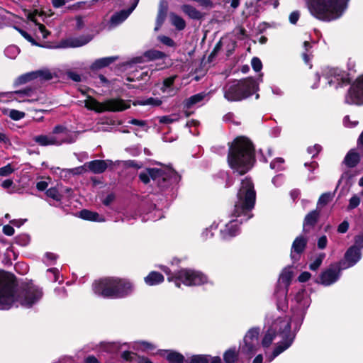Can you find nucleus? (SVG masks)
<instances>
[{"mask_svg": "<svg viewBox=\"0 0 363 363\" xmlns=\"http://www.w3.org/2000/svg\"><path fill=\"white\" fill-rule=\"evenodd\" d=\"M360 248L356 244L350 247L345 254V261L341 263L342 269L351 267L356 264L362 257Z\"/></svg>", "mask_w": 363, "mask_h": 363, "instance_id": "18", "label": "nucleus"}, {"mask_svg": "<svg viewBox=\"0 0 363 363\" xmlns=\"http://www.w3.org/2000/svg\"><path fill=\"white\" fill-rule=\"evenodd\" d=\"M319 217V213L317 211H312L306 215L303 222V230L308 231V228L313 227L316 223Z\"/></svg>", "mask_w": 363, "mask_h": 363, "instance_id": "28", "label": "nucleus"}, {"mask_svg": "<svg viewBox=\"0 0 363 363\" xmlns=\"http://www.w3.org/2000/svg\"><path fill=\"white\" fill-rule=\"evenodd\" d=\"M162 271L169 277V281L174 282L177 287H180L181 283L186 286H200L208 282L206 275L199 271L191 269H182L178 271L175 274H170V270L168 267L163 266Z\"/></svg>", "mask_w": 363, "mask_h": 363, "instance_id": "7", "label": "nucleus"}, {"mask_svg": "<svg viewBox=\"0 0 363 363\" xmlns=\"http://www.w3.org/2000/svg\"><path fill=\"white\" fill-rule=\"evenodd\" d=\"M258 89V83L252 78L233 80L227 82L223 87L225 99L229 102L241 101Z\"/></svg>", "mask_w": 363, "mask_h": 363, "instance_id": "6", "label": "nucleus"}, {"mask_svg": "<svg viewBox=\"0 0 363 363\" xmlns=\"http://www.w3.org/2000/svg\"><path fill=\"white\" fill-rule=\"evenodd\" d=\"M137 3L138 2H136L131 8L128 10H122L113 14L111 18V25L112 26H117L123 22L135 9Z\"/></svg>", "mask_w": 363, "mask_h": 363, "instance_id": "22", "label": "nucleus"}, {"mask_svg": "<svg viewBox=\"0 0 363 363\" xmlns=\"http://www.w3.org/2000/svg\"><path fill=\"white\" fill-rule=\"evenodd\" d=\"M315 77L318 81L322 79L323 87L329 86L337 89L349 82L348 74L338 68L325 67L321 71V76L316 74Z\"/></svg>", "mask_w": 363, "mask_h": 363, "instance_id": "9", "label": "nucleus"}, {"mask_svg": "<svg viewBox=\"0 0 363 363\" xmlns=\"http://www.w3.org/2000/svg\"><path fill=\"white\" fill-rule=\"evenodd\" d=\"M94 293L104 298L115 299L116 277H105L95 281L92 285Z\"/></svg>", "mask_w": 363, "mask_h": 363, "instance_id": "11", "label": "nucleus"}, {"mask_svg": "<svg viewBox=\"0 0 363 363\" xmlns=\"http://www.w3.org/2000/svg\"><path fill=\"white\" fill-rule=\"evenodd\" d=\"M4 53L6 57L14 59L19 53V49L16 45H11L6 48Z\"/></svg>", "mask_w": 363, "mask_h": 363, "instance_id": "44", "label": "nucleus"}, {"mask_svg": "<svg viewBox=\"0 0 363 363\" xmlns=\"http://www.w3.org/2000/svg\"><path fill=\"white\" fill-rule=\"evenodd\" d=\"M130 124L138 125L139 127H141L144 131H147L148 126L147 125L146 121L143 120H138V119H132L128 121Z\"/></svg>", "mask_w": 363, "mask_h": 363, "instance_id": "54", "label": "nucleus"}, {"mask_svg": "<svg viewBox=\"0 0 363 363\" xmlns=\"http://www.w3.org/2000/svg\"><path fill=\"white\" fill-rule=\"evenodd\" d=\"M325 258V254H320L315 260L310 264L309 268L311 270H316L321 264L323 260Z\"/></svg>", "mask_w": 363, "mask_h": 363, "instance_id": "47", "label": "nucleus"}, {"mask_svg": "<svg viewBox=\"0 0 363 363\" xmlns=\"http://www.w3.org/2000/svg\"><path fill=\"white\" fill-rule=\"evenodd\" d=\"M13 172V169L12 168L11 164H7L3 167L0 168V175L1 176H8Z\"/></svg>", "mask_w": 363, "mask_h": 363, "instance_id": "58", "label": "nucleus"}, {"mask_svg": "<svg viewBox=\"0 0 363 363\" xmlns=\"http://www.w3.org/2000/svg\"><path fill=\"white\" fill-rule=\"evenodd\" d=\"M345 102L348 104H363V74L351 85L345 96Z\"/></svg>", "mask_w": 363, "mask_h": 363, "instance_id": "13", "label": "nucleus"}, {"mask_svg": "<svg viewBox=\"0 0 363 363\" xmlns=\"http://www.w3.org/2000/svg\"><path fill=\"white\" fill-rule=\"evenodd\" d=\"M92 39L91 35H83L78 37L68 38L62 42V48H77L85 45Z\"/></svg>", "mask_w": 363, "mask_h": 363, "instance_id": "19", "label": "nucleus"}, {"mask_svg": "<svg viewBox=\"0 0 363 363\" xmlns=\"http://www.w3.org/2000/svg\"><path fill=\"white\" fill-rule=\"evenodd\" d=\"M293 277V270L292 267L289 266L283 269L281 271L279 277V283L280 284H283L284 287L286 289L290 284L291 280ZM286 289L282 293V299L279 301L277 303V308L280 310H284L286 308Z\"/></svg>", "mask_w": 363, "mask_h": 363, "instance_id": "14", "label": "nucleus"}, {"mask_svg": "<svg viewBox=\"0 0 363 363\" xmlns=\"http://www.w3.org/2000/svg\"><path fill=\"white\" fill-rule=\"evenodd\" d=\"M359 160L360 157L359 153L354 150H351L346 155L344 163L348 167H354L359 163Z\"/></svg>", "mask_w": 363, "mask_h": 363, "instance_id": "27", "label": "nucleus"}, {"mask_svg": "<svg viewBox=\"0 0 363 363\" xmlns=\"http://www.w3.org/2000/svg\"><path fill=\"white\" fill-rule=\"evenodd\" d=\"M162 103V101L159 98L150 97L145 99L138 100L137 104L141 106H159Z\"/></svg>", "mask_w": 363, "mask_h": 363, "instance_id": "38", "label": "nucleus"}, {"mask_svg": "<svg viewBox=\"0 0 363 363\" xmlns=\"http://www.w3.org/2000/svg\"><path fill=\"white\" fill-rule=\"evenodd\" d=\"M115 291V299L124 298L133 294L134 285L129 279L116 277Z\"/></svg>", "mask_w": 363, "mask_h": 363, "instance_id": "15", "label": "nucleus"}, {"mask_svg": "<svg viewBox=\"0 0 363 363\" xmlns=\"http://www.w3.org/2000/svg\"><path fill=\"white\" fill-rule=\"evenodd\" d=\"M359 196H361L359 194H354L350 199L347 210L354 209L360 204L361 200Z\"/></svg>", "mask_w": 363, "mask_h": 363, "instance_id": "45", "label": "nucleus"}, {"mask_svg": "<svg viewBox=\"0 0 363 363\" xmlns=\"http://www.w3.org/2000/svg\"><path fill=\"white\" fill-rule=\"evenodd\" d=\"M32 90L30 89H26L21 91H16L12 94V97L14 100L18 102H33L36 101V99H28L31 96Z\"/></svg>", "mask_w": 363, "mask_h": 363, "instance_id": "24", "label": "nucleus"}, {"mask_svg": "<svg viewBox=\"0 0 363 363\" xmlns=\"http://www.w3.org/2000/svg\"><path fill=\"white\" fill-rule=\"evenodd\" d=\"M341 268L337 265H331L323 271L320 276V283L324 286H330L336 282L340 276Z\"/></svg>", "mask_w": 363, "mask_h": 363, "instance_id": "17", "label": "nucleus"}, {"mask_svg": "<svg viewBox=\"0 0 363 363\" xmlns=\"http://www.w3.org/2000/svg\"><path fill=\"white\" fill-rule=\"evenodd\" d=\"M117 59V57H106L96 60L90 66L91 69L97 70L108 66Z\"/></svg>", "mask_w": 363, "mask_h": 363, "instance_id": "25", "label": "nucleus"}, {"mask_svg": "<svg viewBox=\"0 0 363 363\" xmlns=\"http://www.w3.org/2000/svg\"><path fill=\"white\" fill-rule=\"evenodd\" d=\"M300 17V13L298 11H293L289 15V21L291 24H296Z\"/></svg>", "mask_w": 363, "mask_h": 363, "instance_id": "62", "label": "nucleus"}, {"mask_svg": "<svg viewBox=\"0 0 363 363\" xmlns=\"http://www.w3.org/2000/svg\"><path fill=\"white\" fill-rule=\"evenodd\" d=\"M181 118L179 113H172L169 116H163L158 118L160 123L170 124L178 121Z\"/></svg>", "mask_w": 363, "mask_h": 363, "instance_id": "37", "label": "nucleus"}, {"mask_svg": "<svg viewBox=\"0 0 363 363\" xmlns=\"http://www.w3.org/2000/svg\"><path fill=\"white\" fill-rule=\"evenodd\" d=\"M67 74L68 77L74 82H79L82 79L81 75L74 72L69 71L67 72Z\"/></svg>", "mask_w": 363, "mask_h": 363, "instance_id": "63", "label": "nucleus"}, {"mask_svg": "<svg viewBox=\"0 0 363 363\" xmlns=\"http://www.w3.org/2000/svg\"><path fill=\"white\" fill-rule=\"evenodd\" d=\"M55 172L59 174L60 177L65 180L69 179L71 177L69 169H60L57 167L55 169Z\"/></svg>", "mask_w": 363, "mask_h": 363, "instance_id": "51", "label": "nucleus"}, {"mask_svg": "<svg viewBox=\"0 0 363 363\" xmlns=\"http://www.w3.org/2000/svg\"><path fill=\"white\" fill-rule=\"evenodd\" d=\"M137 344L140 349L146 352L153 351L156 348L155 345L146 341H140L138 342Z\"/></svg>", "mask_w": 363, "mask_h": 363, "instance_id": "46", "label": "nucleus"}, {"mask_svg": "<svg viewBox=\"0 0 363 363\" xmlns=\"http://www.w3.org/2000/svg\"><path fill=\"white\" fill-rule=\"evenodd\" d=\"M35 79V77L34 72H28V73H26V74H24L20 76L16 80L15 83L16 84H26V82H30Z\"/></svg>", "mask_w": 363, "mask_h": 363, "instance_id": "43", "label": "nucleus"}, {"mask_svg": "<svg viewBox=\"0 0 363 363\" xmlns=\"http://www.w3.org/2000/svg\"><path fill=\"white\" fill-rule=\"evenodd\" d=\"M135 353L129 352V351H124L121 354V357L126 361H132L135 357Z\"/></svg>", "mask_w": 363, "mask_h": 363, "instance_id": "64", "label": "nucleus"}, {"mask_svg": "<svg viewBox=\"0 0 363 363\" xmlns=\"http://www.w3.org/2000/svg\"><path fill=\"white\" fill-rule=\"evenodd\" d=\"M69 173L72 175H77V174H82L86 172V169L85 167V164L82 166L77 167L72 169H69Z\"/></svg>", "mask_w": 363, "mask_h": 363, "instance_id": "57", "label": "nucleus"}, {"mask_svg": "<svg viewBox=\"0 0 363 363\" xmlns=\"http://www.w3.org/2000/svg\"><path fill=\"white\" fill-rule=\"evenodd\" d=\"M145 282L148 286H155L164 281V277L162 274L157 272H151L144 279Z\"/></svg>", "mask_w": 363, "mask_h": 363, "instance_id": "29", "label": "nucleus"}, {"mask_svg": "<svg viewBox=\"0 0 363 363\" xmlns=\"http://www.w3.org/2000/svg\"><path fill=\"white\" fill-rule=\"evenodd\" d=\"M108 163L111 164V162L96 160L85 163V167L92 173L101 174L107 169Z\"/></svg>", "mask_w": 363, "mask_h": 363, "instance_id": "21", "label": "nucleus"}, {"mask_svg": "<svg viewBox=\"0 0 363 363\" xmlns=\"http://www.w3.org/2000/svg\"><path fill=\"white\" fill-rule=\"evenodd\" d=\"M311 13L323 21L340 18L347 8L349 0H306Z\"/></svg>", "mask_w": 363, "mask_h": 363, "instance_id": "5", "label": "nucleus"}, {"mask_svg": "<svg viewBox=\"0 0 363 363\" xmlns=\"http://www.w3.org/2000/svg\"><path fill=\"white\" fill-rule=\"evenodd\" d=\"M165 56L164 53L155 50H151L145 52V57L149 60L162 59Z\"/></svg>", "mask_w": 363, "mask_h": 363, "instance_id": "42", "label": "nucleus"}, {"mask_svg": "<svg viewBox=\"0 0 363 363\" xmlns=\"http://www.w3.org/2000/svg\"><path fill=\"white\" fill-rule=\"evenodd\" d=\"M208 96V93L204 91L193 95L184 101V106L189 108L204 100Z\"/></svg>", "mask_w": 363, "mask_h": 363, "instance_id": "31", "label": "nucleus"}, {"mask_svg": "<svg viewBox=\"0 0 363 363\" xmlns=\"http://www.w3.org/2000/svg\"><path fill=\"white\" fill-rule=\"evenodd\" d=\"M258 328H252L248 330L243 338V342L240 344L239 352L241 355H245L247 358L253 356L258 347Z\"/></svg>", "mask_w": 363, "mask_h": 363, "instance_id": "12", "label": "nucleus"}, {"mask_svg": "<svg viewBox=\"0 0 363 363\" xmlns=\"http://www.w3.org/2000/svg\"><path fill=\"white\" fill-rule=\"evenodd\" d=\"M306 240L302 237H297L294 241L291 247V257L293 260H298L300 255L306 246Z\"/></svg>", "mask_w": 363, "mask_h": 363, "instance_id": "20", "label": "nucleus"}, {"mask_svg": "<svg viewBox=\"0 0 363 363\" xmlns=\"http://www.w3.org/2000/svg\"><path fill=\"white\" fill-rule=\"evenodd\" d=\"M52 133L54 135H60V136H57L58 138H74V141L77 138L75 133H71L65 126L61 125H56L53 129Z\"/></svg>", "mask_w": 363, "mask_h": 363, "instance_id": "32", "label": "nucleus"}, {"mask_svg": "<svg viewBox=\"0 0 363 363\" xmlns=\"http://www.w3.org/2000/svg\"><path fill=\"white\" fill-rule=\"evenodd\" d=\"M46 195L55 201H60L62 197L56 188H50L48 189Z\"/></svg>", "mask_w": 363, "mask_h": 363, "instance_id": "49", "label": "nucleus"}, {"mask_svg": "<svg viewBox=\"0 0 363 363\" xmlns=\"http://www.w3.org/2000/svg\"><path fill=\"white\" fill-rule=\"evenodd\" d=\"M303 45H304L306 52L303 53L302 56H303V59L305 61V62L308 64L311 60L310 55L308 52L310 48H311V45L308 42L305 41Z\"/></svg>", "mask_w": 363, "mask_h": 363, "instance_id": "55", "label": "nucleus"}, {"mask_svg": "<svg viewBox=\"0 0 363 363\" xmlns=\"http://www.w3.org/2000/svg\"><path fill=\"white\" fill-rule=\"evenodd\" d=\"M182 10L183 11V12L187 14L191 18L193 19H199L201 16V14L199 11H197L195 8L188 4L183 5L182 6Z\"/></svg>", "mask_w": 363, "mask_h": 363, "instance_id": "34", "label": "nucleus"}, {"mask_svg": "<svg viewBox=\"0 0 363 363\" xmlns=\"http://www.w3.org/2000/svg\"><path fill=\"white\" fill-rule=\"evenodd\" d=\"M167 13L158 12L156 19V26L155 30H158L166 18Z\"/></svg>", "mask_w": 363, "mask_h": 363, "instance_id": "53", "label": "nucleus"}, {"mask_svg": "<svg viewBox=\"0 0 363 363\" xmlns=\"http://www.w3.org/2000/svg\"><path fill=\"white\" fill-rule=\"evenodd\" d=\"M311 298L305 289L298 290L294 296L291 307L292 318L285 315L277 317L264 335L262 345L268 347L276 337L281 338L272 354H266V359L271 362L275 357L286 350L293 343L296 333L301 325L306 310L310 306Z\"/></svg>", "mask_w": 363, "mask_h": 363, "instance_id": "1", "label": "nucleus"}, {"mask_svg": "<svg viewBox=\"0 0 363 363\" xmlns=\"http://www.w3.org/2000/svg\"><path fill=\"white\" fill-rule=\"evenodd\" d=\"M176 174L175 172L167 167L160 168H148L141 172L139 174L140 179L147 184L152 180L159 186L163 188L167 186L166 182Z\"/></svg>", "mask_w": 363, "mask_h": 363, "instance_id": "8", "label": "nucleus"}, {"mask_svg": "<svg viewBox=\"0 0 363 363\" xmlns=\"http://www.w3.org/2000/svg\"><path fill=\"white\" fill-rule=\"evenodd\" d=\"M159 40L164 45L173 47L174 45V42L170 38L164 35L159 36Z\"/></svg>", "mask_w": 363, "mask_h": 363, "instance_id": "60", "label": "nucleus"}, {"mask_svg": "<svg viewBox=\"0 0 363 363\" xmlns=\"http://www.w3.org/2000/svg\"><path fill=\"white\" fill-rule=\"evenodd\" d=\"M34 74L35 79H40V80H50L55 76V74L48 69L35 71Z\"/></svg>", "mask_w": 363, "mask_h": 363, "instance_id": "35", "label": "nucleus"}, {"mask_svg": "<svg viewBox=\"0 0 363 363\" xmlns=\"http://www.w3.org/2000/svg\"><path fill=\"white\" fill-rule=\"evenodd\" d=\"M123 345L125 344L121 345L119 342H104L102 344L104 350L110 353L118 352Z\"/></svg>", "mask_w": 363, "mask_h": 363, "instance_id": "39", "label": "nucleus"}, {"mask_svg": "<svg viewBox=\"0 0 363 363\" xmlns=\"http://www.w3.org/2000/svg\"><path fill=\"white\" fill-rule=\"evenodd\" d=\"M84 106L88 109L94 110L98 113L104 111H121L130 107L129 102L122 99H113L107 100L104 103H100L90 96L84 101Z\"/></svg>", "mask_w": 363, "mask_h": 363, "instance_id": "10", "label": "nucleus"}, {"mask_svg": "<svg viewBox=\"0 0 363 363\" xmlns=\"http://www.w3.org/2000/svg\"><path fill=\"white\" fill-rule=\"evenodd\" d=\"M284 162V160L282 158H281V157L277 158L276 160H274V161H272L271 162L270 167H271V169H276L277 171L282 170L284 169L283 168Z\"/></svg>", "mask_w": 363, "mask_h": 363, "instance_id": "48", "label": "nucleus"}, {"mask_svg": "<svg viewBox=\"0 0 363 363\" xmlns=\"http://www.w3.org/2000/svg\"><path fill=\"white\" fill-rule=\"evenodd\" d=\"M238 358V352L235 348L229 349L225 352L223 359L225 363H235Z\"/></svg>", "mask_w": 363, "mask_h": 363, "instance_id": "36", "label": "nucleus"}, {"mask_svg": "<svg viewBox=\"0 0 363 363\" xmlns=\"http://www.w3.org/2000/svg\"><path fill=\"white\" fill-rule=\"evenodd\" d=\"M255 162L252 143L245 137H238L230 144L228 155L229 166L240 174L249 171Z\"/></svg>", "mask_w": 363, "mask_h": 363, "instance_id": "4", "label": "nucleus"}, {"mask_svg": "<svg viewBox=\"0 0 363 363\" xmlns=\"http://www.w3.org/2000/svg\"><path fill=\"white\" fill-rule=\"evenodd\" d=\"M9 117L13 120L18 121L25 117V113L18 110L12 109L9 112Z\"/></svg>", "mask_w": 363, "mask_h": 363, "instance_id": "50", "label": "nucleus"}, {"mask_svg": "<svg viewBox=\"0 0 363 363\" xmlns=\"http://www.w3.org/2000/svg\"><path fill=\"white\" fill-rule=\"evenodd\" d=\"M170 21L172 24L179 30H182L186 27L185 21L174 13H170Z\"/></svg>", "mask_w": 363, "mask_h": 363, "instance_id": "33", "label": "nucleus"}, {"mask_svg": "<svg viewBox=\"0 0 363 363\" xmlns=\"http://www.w3.org/2000/svg\"><path fill=\"white\" fill-rule=\"evenodd\" d=\"M219 227V224L214 222L212 225H211L208 228H206L201 233V237L203 240H208L211 238H213L214 233L213 231L216 230Z\"/></svg>", "mask_w": 363, "mask_h": 363, "instance_id": "40", "label": "nucleus"}, {"mask_svg": "<svg viewBox=\"0 0 363 363\" xmlns=\"http://www.w3.org/2000/svg\"><path fill=\"white\" fill-rule=\"evenodd\" d=\"M256 193L254 185L250 179H245L238 193V200L235 203L231 215L227 220H221L218 223L220 227V237L222 240H229L239 233V225L252 218Z\"/></svg>", "mask_w": 363, "mask_h": 363, "instance_id": "2", "label": "nucleus"}, {"mask_svg": "<svg viewBox=\"0 0 363 363\" xmlns=\"http://www.w3.org/2000/svg\"><path fill=\"white\" fill-rule=\"evenodd\" d=\"M162 355L165 356L169 363H183L184 359L182 354L172 350H164Z\"/></svg>", "mask_w": 363, "mask_h": 363, "instance_id": "30", "label": "nucleus"}, {"mask_svg": "<svg viewBox=\"0 0 363 363\" xmlns=\"http://www.w3.org/2000/svg\"><path fill=\"white\" fill-rule=\"evenodd\" d=\"M333 199V194L330 193H325L320 196L318 199V205H325Z\"/></svg>", "mask_w": 363, "mask_h": 363, "instance_id": "52", "label": "nucleus"}, {"mask_svg": "<svg viewBox=\"0 0 363 363\" xmlns=\"http://www.w3.org/2000/svg\"><path fill=\"white\" fill-rule=\"evenodd\" d=\"M251 65L255 72H259L262 68L261 60L257 57H253L251 61Z\"/></svg>", "mask_w": 363, "mask_h": 363, "instance_id": "56", "label": "nucleus"}, {"mask_svg": "<svg viewBox=\"0 0 363 363\" xmlns=\"http://www.w3.org/2000/svg\"><path fill=\"white\" fill-rule=\"evenodd\" d=\"M177 77V75H173L164 79L161 86V91L163 94L167 96H173L175 94L176 90L174 89L173 84Z\"/></svg>", "mask_w": 363, "mask_h": 363, "instance_id": "23", "label": "nucleus"}, {"mask_svg": "<svg viewBox=\"0 0 363 363\" xmlns=\"http://www.w3.org/2000/svg\"><path fill=\"white\" fill-rule=\"evenodd\" d=\"M211 357L210 355L206 354L193 355L189 359L187 363H208Z\"/></svg>", "mask_w": 363, "mask_h": 363, "instance_id": "41", "label": "nucleus"}, {"mask_svg": "<svg viewBox=\"0 0 363 363\" xmlns=\"http://www.w3.org/2000/svg\"><path fill=\"white\" fill-rule=\"evenodd\" d=\"M321 150V147L320 145H315L312 147H309L307 149V151L309 155H311L312 157L316 155Z\"/></svg>", "mask_w": 363, "mask_h": 363, "instance_id": "59", "label": "nucleus"}, {"mask_svg": "<svg viewBox=\"0 0 363 363\" xmlns=\"http://www.w3.org/2000/svg\"><path fill=\"white\" fill-rule=\"evenodd\" d=\"M43 296L42 290L37 286L29 284L16 289L11 274L0 271V309L7 310L18 305L30 308Z\"/></svg>", "mask_w": 363, "mask_h": 363, "instance_id": "3", "label": "nucleus"}, {"mask_svg": "<svg viewBox=\"0 0 363 363\" xmlns=\"http://www.w3.org/2000/svg\"><path fill=\"white\" fill-rule=\"evenodd\" d=\"M349 228V223L347 220L342 222L337 227V232L340 233H345Z\"/></svg>", "mask_w": 363, "mask_h": 363, "instance_id": "61", "label": "nucleus"}, {"mask_svg": "<svg viewBox=\"0 0 363 363\" xmlns=\"http://www.w3.org/2000/svg\"><path fill=\"white\" fill-rule=\"evenodd\" d=\"M79 217L84 220L96 222H104L105 219L96 212L84 209L79 212Z\"/></svg>", "mask_w": 363, "mask_h": 363, "instance_id": "26", "label": "nucleus"}, {"mask_svg": "<svg viewBox=\"0 0 363 363\" xmlns=\"http://www.w3.org/2000/svg\"><path fill=\"white\" fill-rule=\"evenodd\" d=\"M34 141L40 145H60L62 143H72L74 142V138H58L54 135H40L34 138Z\"/></svg>", "mask_w": 363, "mask_h": 363, "instance_id": "16", "label": "nucleus"}]
</instances>
